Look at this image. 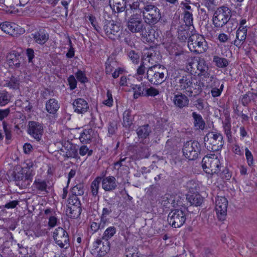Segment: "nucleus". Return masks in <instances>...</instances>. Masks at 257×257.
<instances>
[{
    "instance_id": "nucleus-46",
    "label": "nucleus",
    "mask_w": 257,
    "mask_h": 257,
    "mask_svg": "<svg viewBox=\"0 0 257 257\" xmlns=\"http://www.w3.org/2000/svg\"><path fill=\"white\" fill-rule=\"evenodd\" d=\"M184 21L185 23V26L194 28L193 26V16L191 12L189 11L184 12Z\"/></svg>"
},
{
    "instance_id": "nucleus-20",
    "label": "nucleus",
    "mask_w": 257,
    "mask_h": 257,
    "mask_svg": "<svg viewBox=\"0 0 257 257\" xmlns=\"http://www.w3.org/2000/svg\"><path fill=\"white\" fill-rule=\"evenodd\" d=\"M189 102V100L187 96L182 93L175 95L173 98V102L175 105L180 108L187 106Z\"/></svg>"
},
{
    "instance_id": "nucleus-12",
    "label": "nucleus",
    "mask_w": 257,
    "mask_h": 257,
    "mask_svg": "<svg viewBox=\"0 0 257 257\" xmlns=\"http://www.w3.org/2000/svg\"><path fill=\"white\" fill-rule=\"evenodd\" d=\"M228 201L224 197L217 196L215 200V210L219 220L222 221L226 215Z\"/></svg>"
},
{
    "instance_id": "nucleus-64",
    "label": "nucleus",
    "mask_w": 257,
    "mask_h": 257,
    "mask_svg": "<svg viewBox=\"0 0 257 257\" xmlns=\"http://www.w3.org/2000/svg\"><path fill=\"white\" fill-rule=\"evenodd\" d=\"M213 254V250L208 247H205L204 248V253H203V257H212Z\"/></svg>"
},
{
    "instance_id": "nucleus-38",
    "label": "nucleus",
    "mask_w": 257,
    "mask_h": 257,
    "mask_svg": "<svg viewBox=\"0 0 257 257\" xmlns=\"http://www.w3.org/2000/svg\"><path fill=\"white\" fill-rule=\"evenodd\" d=\"M33 185L34 188L39 191L48 192L47 191L48 185L47 184V182L44 180H42L40 179H36L34 181Z\"/></svg>"
},
{
    "instance_id": "nucleus-41",
    "label": "nucleus",
    "mask_w": 257,
    "mask_h": 257,
    "mask_svg": "<svg viewBox=\"0 0 257 257\" xmlns=\"http://www.w3.org/2000/svg\"><path fill=\"white\" fill-rule=\"evenodd\" d=\"M213 62L219 68L226 67L228 65V60L226 58H221L217 56H213Z\"/></svg>"
},
{
    "instance_id": "nucleus-35",
    "label": "nucleus",
    "mask_w": 257,
    "mask_h": 257,
    "mask_svg": "<svg viewBox=\"0 0 257 257\" xmlns=\"http://www.w3.org/2000/svg\"><path fill=\"white\" fill-rule=\"evenodd\" d=\"M101 181V177H96L91 183L90 190L92 195L93 197L98 196L99 184Z\"/></svg>"
},
{
    "instance_id": "nucleus-3",
    "label": "nucleus",
    "mask_w": 257,
    "mask_h": 257,
    "mask_svg": "<svg viewBox=\"0 0 257 257\" xmlns=\"http://www.w3.org/2000/svg\"><path fill=\"white\" fill-rule=\"evenodd\" d=\"M166 72L165 67L161 65L148 66L146 78L151 84L158 85L165 81V73Z\"/></svg>"
},
{
    "instance_id": "nucleus-59",
    "label": "nucleus",
    "mask_w": 257,
    "mask_h": 257,
    "mask_svg": "<svg viewBox=\"0 0 257 257\" xmlns=\"http://www.w3.org/2000/svg\"><path fill=\"white\" fill-rule=\"evenodd\" d=\"M146 66L148 69V66L150 65H148V64L145 61H142L140 66L138 68L137 70V74L139 75H144L145 73Z\"/></svg>"
},
{
    "instance_id": "nucleus-9",
    "label": "nucleus",
    "mask_w": 257,
    "mask_h": 257,
    "mask_svg": "<svg viewBox=\"0 0 257 257\" xmlns=\"http://www.w3.org/2000/svg\"><path fill=\"white\" fill-rule=\"evenodd\" d=\"M186 219V214L182 209H174L169 213L167 220L170 225L174 228L182 226Z\"/></svg>"
},
{
    "instance_id": "nucleus-21",
    "label": "nucleus",
    "mask_w": 257,
    "mask_h": 257,
    "mask_svg": "<svg viewBox=\"0 0 257 257\" xmlns=\"http://www.w3.org/2000/svg\"><path fill=\"white\" fill-rule=\"evenodd\" d=\"M158 58L156 55V53L153 49L147 50L144 52L143 61H145L151 65H157L156 63L158 62Z\"/></svg>"
},
{
    "instance_id": "nucleus-63",
    "label": "nucleus",
    "mask_w": 257,
    "mask_h": 257,
    "mask_svg": "<svg viewBox=\"0 0 257 257\" xmlns=\"http://www.w3.org/2000/svg\"><path fill=\"white\" fill-rule=\"evenodd\" d=\"M108 219L106 217H103L100 216V220L98 223L99 227L100 229H104L106 226L108 224Z\"/></svg>"
},
{
    "instance_id": "nucleus-27",
    "label": "nucleus",
    "mask_w": 257,
    "mask_h": 257,
    "mask_svg": "<svg viewBox=\"0 0 257 257\" xmlns=\"http://www.w3.org/2000/svg\"><path fill=\"white\" fill-rule=\"evenodd\" d=\"M198 59L194 58L190 59L186 64V69L190 75H194L198 76L197 69Z\"/></svg>"
},
{
    "instance_id": "nucleus-15",
    "label": "nucleus",
    "mask_w": 257,
    "mask_h": 257,
    "mask_svg": "<svg viewBox=\"0 0 257 257\" xmlns=\"http://www.w3.org/2000/svg\"><path fill=\"white\" fill-rule=\"evenodd\" d=\"M0 29L5 33L13 37L21 34V28L15 23L5 22L0 24Z\"/></svg>"
},
{
    "instance_id": "nucleus-30",
    "label": "nucleus",
    "mask_w": 257,
    "mask_h": 257,
    "mask_svg": "<svg viewBox=\"0 0 257 257\" xmlns=\"http://www.w3.org/2000/svg\"><path fill=\"white\" fill-rule=\"evenodd\" d=\"M109 5L113 7L117 13L123 12L126 8V2L124 0H109Z\"/></svg>"
},
{
    "instance_id": "nucleus-62",
    "label": "nucleus",
    "mask_w": 257,
    "mask_h": 257,
    "mask_svg": "<svg viewBox=\"0 0 257 257\" xmlns=\"http://www.w3.org/2000/svg\"><path fill=\"white\" fill-rule=\"evenodd\" d=\"M58 218L55 215L50 216L49 217L48 225L51 227H53L57 224Z\"/></svg>"
},
{
    "instance_id": "nucleus-49",
    "label": "nucleus",
    "mask_w": 257,
    "mask_h": 257,
    "mask_svg": "<svg viewBox=\"0 0 257 257\" xmlns=\"http://www.w3.org/2000/svg\"><path fill=\"white\" fill-rule=\"evenodd\" d=\"M103 104L105 105L111 107L113 104V100L111 91L110 90H107L106 92V98L103 101Z\"/></svg>"
},
{
    "instance_id": "nucleus-6",
    "label": "nucleus",
    "mask_w": 257,
    "mask_h": 257,
    "mask_svg": "<svg viewBox=\"0 0 257 257\" xmlns=\"http://www.w3.org/2000/svg\"><path fill=\"white\" fill-rule=\"evenodd\" d=\"M204 142L208 149L212 152L220 150L223 146V137L220 133L210 132L204 138Z\"/></svg>"
},
{
    "instance_id": "nucleus-28",
    "label": "nucleus",
    "mask_w": 257,
    "mask_h": 257,
    "mask_svg": "<svg viewBox=\"0 0 257 257\" xmlns=\"http://www.w3.org/2000/svg\"><path fill=\"white\" fill-rule=\"evenodd\" d=\"M193 28L189 27L187 26H185L184 27H181L178 31L179 39L182 41H185L188 38L189 39L190 36L191 35L192 31L191 29L193 30Z\"/></svg>"
},
{
    "instance_id": "nucleus-43",
    "label": "nucleus",
    "mask_w": 257,
    "mask_h": 257,
    "mask_svg": "<svg viewBox=\"0 0 257 257\" xmlns=\"http://www.w3.org/2000/svg\"><path fill=\"white\" fill-rule=\"evenodd\" d=\"M84 186L83 183H79L74 186L72 189V194L78 196H82L84 193Z\"/></svg>"
},
{
    "instance_id": "nucleus-8",
    "label": "nucleus",
    "mask_w": 257,
    "mask_h": 257,
    "mask_svg": "<svg viewBox=\"0 0 257 257\" xmlns=\"http://www.w3.org/2000/svg\"><path fill=\"white\" fill-rule=\"evenodd\" d=\"M200 151L201 145L197 141L187 142L183 148L184 156L189 160L196 159Z\"/></svg>"
},
{
    "instance_id": "nucleus-34",
    "label": "nucleus",
    "mask_w": 257,
    "mask_h": 257,
    "mask_svg": "<svg viewBox=\"0 0 257 257\" xmlns=\"http://www.w3.org/2000/svg\"><path fill=\"white\" fill-rule=\"evenodd\" d=\"M12 98V95L5 90H0V106H4L8 104Z\"/></svg>"
},
{
    "instance_id": "nucleus-48",
    "label": "nucleus",
    "mask_w": 257,
    "mask_h": 257,
    "mask_svg": "<svg viewBox=\"0 0 257 257\" xmlns=\"http://www.w3.org/2000/svg\"><path fill=\"white\" fill-rule=\"evenodd\" d=\"M78 150L75 146L71 145L69 149L66 153V157L67 158H77L78 157Z\"/></svg>"
},
{
    "instance_id": "nucleus-51",
    "label": "nucleus",
    "mask_w": 257,
    "mask_h": 257,
    "mask_svg": "<svg viewBox=\"0 0 257 257\" xmlns=\"http://www.w3.org/2000/svg\"><path fill=\"white\" fill-rule=\"evenodd\" d=\"M68 206H81L80 201L78 197L74 195H73L71 196L68 200Z\"/></svg>"
},
{
    "instance_id": "nucleus-57",
    "label": "nucleus",
    "mask_w": 257,
    "mask_h": 257,
    "mask_svg": "<svg viewBox=\"0 0 257 257\" xmlns=\"http://www.w3.org/2000/svg\"><path fill=\"white\" fill-rule=\"evenodd\" d=\"M11 57L9 61L11 66L14 65L16 68H19L21 66L20 61L17 58V56L11 55Z\"/></svg>"
},
{
    "instance_id": "nucleus-54",
    "label": "nucleus",
    "mask_w": 257,
    "mask_h": 257,
    "mask_svg": "<svg viewBox=\"0 0 257 257\" xmlns=\"http://www.w3.org/2000/svg\"><path fill=\"white\" fill-rule=\"evenodd\" d=\"M245 157L249 166L252 167L254 165L253 157L251 152L246 148L245 149Z\"/></svg>"
},
{
    "instance_id": "nucleus-10",
    "label": "nucleus",
    "mask_w": 257,
    "mask_h": 257,
    "mask_svg": "<svg viewBox=\"0 0 257 257\" xmlns=\"http://www.w3.org/2000/svg\"><path fill=\"white\" fill-rule=\"evenodd\" d=\"M53 238L56 244L65 249L70 246V240L67 232L61 227L56 228L53 232Z\"/></svg>"
},
{
    "instance_id": "nucleus-44",
    "label": "nucleus",
    "mask_w": 257,
    "mask_h": 257,
    "mask_svg": "<svg viewBox=\"0 0 257 257\" xmlns=\"http://www.w3.org/2000/svg\"><path fill=\"white\" fill-rule=\"evenodd\" d=\"M102 245L97 251L98 255L100 256H104L110 249V243L108 241L104 240L102 243Z\"/></svg>"
},
{
    "instance_id": "nucleus-45",
    "label": "nucleus",
    "mask_w": 257,
    "mask_h": 257,
    "mask_svg": "<svg viewBox=\"0 0 257 257\" xmlns=\"http://www.w3.org/2000/svg\"><path fill=\"white\" fill-rule=\"evenodd\" d=\"M254 93L247 92L246 94L242 95L240 97V100L242 104L245 106L249 104L251 102Z\"/></svg>"
},
{
    "instance_id": "nucleus-53",
    "label": "nucleus",
    "mask_w": 257,
    "mask_h": 257,
    "mask_svg": "<svg viewBox=\"0 0 257 257\" xmlns=\"http://www.w3.org/2000/svg\"><path fill=\"white\" fill-rule=\"evenodd\" d=\"M128 57L135 64H138L140 60L139 55L134 50H131L127 53Z\"/></svg>"
},
{
    "instance_id": "nucleus-1",
    "label": "nucleus",
    "mask_w": 257,
    "mask_h": 257,
    "mask_svg": "<svg viewBox=\"0 0 257 257\" xmlns=\"http://www.w3.org/2000/svg\"><path fill=\"white\" fill-rule=\"evenodd\" d=\"M193 79L194 77L189 73L176 76L175 79L176 90L182 91L189 96L192 95L194 90L197 89V91L200 92L201 90V83L199 81L193 83Z\"/></svg>"
},
{
    "instance_id": "nucleus-17",
    "label": "nucleus",
    "mask_w": 257,
    "mask_h": 257,
    "mask_svg": "<svg viewBox=\"0 0 257 257\" xmlns=\"http://www.w3.org/2000/svg\"><path fill=\"white\" fill-rule=\"evenodd\" d=\"M34 42L40 45L45 44L49 38L48 33L44 29H40L31 34Z\"/></svg>"
},
{
    "instance_id": "nucleus-19",
    "label": "nucleus",
    "mask_w": 257,
    "mask_h": 257,
    "mask_svg": "<svg viewBox=\"0 0 257 257\" xmlns=\"http://www.w3.org/2000/svg\"><path fill=\"white\" fill-rule=\"evenodd\" d=\"M197 64L198 76H203L206 78H208L210 75L209 67L204 59L202 58L198 59Z\"/></svg>"
},
{
    "instance_id": "nucleus-58",
    "label": "nucleus",
    "mask_w": 257,
    "mask_h": 257,
    "mask_svg": "<svg viewBox=\"0 0 257 257\" xmlns=\"http://www.w3.org/2000/svg\"><path fill=\"white\" fill-rule=\"evenodd\" d=\"M117 129V124L115 121H112L109 122L108 126V132L109 135H113L114 134Z\"/></svg>"
},
{
    "instance_id": "nucleus-32",
    "label": "nucleus",
    "mask_w": 257,
    "mask_h": 257,
    "mask_svg": "<svg viewBox=\"0 0 257 257\" xmlns=\"http://www.w3.org/2000/svg\"><path fill=\"white\" fill-rule=\"evenodd\" d=\"M223 127L224 133L227 138L228 141L229 143H231L233 141V138L231 134V123L230 121V118L228 117L225 118V119L223 121Z\"/></svg>"
},
{
    "instance_id": "nucleus-37",
    "label": "nucleus",
    "mask_w": 257,
    "mask_h": 257,
    "mask_svg": "<svg viewBox=\"0 0 257 257\" xmlns=\"http://www.w3.org/2000/svg\"><path fill=\"white\" fill-rule=\"evenodd\" d=\"M92 130L91 129H85L81 134L79 137L80 142L84 144L89 143L91 140V133Z\"/></svg>"
},
{
    "instance_id": "nucleus-5",
    "label": "nucleus",
    "mask_w": 257,
    "mask_h": 257,
    "mask_svg": "<svg viewBox=\"0 0 257 257\" xmlns=\"http://www.w3.org/2000/svg\"><path fill=\"white\" fill-rule=\"evenodd\" d=\"M188 47L193 52L200 54L207 49V43L204 38L198 34H192L188 40Z\"/></svg>"
},
{
    "instance_id": "nucleus-14",
    "label": "nucleus",
    "mask_w": 257,
    "mask_h": 257,
    "mask_svg": "<svg viewBox=\"0 0 257 257\" xmlns=\"http://www.w3.org/2000/svg\"><path fill=\"white\" fill-rule=\"evenodd\" d=\"M43 125L38 122L31 121L29 122L28 132L37 141H40L43 134Z\"/></svg>"
},
{
    "instance_id": "nucleus-40",
    "label": "nucleus",
    "mask_w": 257,
    "mask_h": 257,
    "mask_svg": "<svg viewBox=\"0 0 257 257\" xmlns=\"http://www.w3.org/2000/svg\"><path fill=\"white\" fill-rule=\"evenodd\" d=\"M116 229L114 226H110L106 228L104 231L102 238V239L108 241L116 233Z\"/></svg>"
},
{
    "instance_id": "nucleus-36",
    "label": "nucleus",
    "mask_w": 257,
    "mask_h": 257,
    "mask_svg": "<svg viewBox=\"0 0 257 257\" xmlns=\"http://www.w3.org/2000/svg\"><path fill=\"white\" fill-rule=\"evenodd\" d=\"M131 87L134 92V99H137L139 97L144 95L145 93L144 91L145 90V88L142 84L132 85Z\"/></svg>"
},
{
    "instance_id": "nucleus-22",
    "label": "nucleus",
    "mask_w": 257,
    "mask_h": 257,
    "mask_svg": "<svg viewBox=\"0 0 257 257\" xmlns=\"http://www.w3.org/2000/svg\"><path fill=\"white\" fill-rule=\"evenodd\" d=\"M247 28L239 27L236 31V39L234 41V44L239 47L245 41L246 38Z\"/></svg>"
},
{
    "instance_id": "nucleus-23",
    "label": "nucleus",
    "mask_w": 257,
    "mask_h": 257,
    "mask_svg": "<svg viewBox=\"0 0 257 257\" xmlns=\"http://www.w3.org/2000/svg\"><path fill=\"white\" fill-rule=\"evenodd\" d=\"M136 132L139 139L144 140L149 136L152 130L149 125L147 124L139 126Z\"/></svg>"
},
{
    "instance_id": "nucleus-2",
    "label": "nucleus",
    "mask_w": 257,
    "mask_h": 257,
    "mask_svg": "<svg viewBox=\"0 0 257 257\" xmlns=\"http://www.w3.org/2000/svg\"><path fill=\"white\" fill-rule=\"evenodd\" d=\"M231 10L225 6H222L218 8L214 12L213 17V24L215 27H222L226 24L228 22H232L235 24V27L238 24L236 19L231 18Z\"/></svg>"
},
{
    "instance_id": "nucleus-11",
    "label": "nucleus",
    "mask_w": 257,
    "mask_h": 257,
    "mask_svg": "<svg viewBox=\"0 0 257 257\" xmlns=\"http://www.w3.org/2000/svg\"><path fill=\"white\" fill-rule=\"evenodd\" d=\"M127 28L133 33H141L144 28L141 15L138 14L131 15L127 21Z\"/></svg>"
},
{
    "instance_id": "nucleus-16",
    "label": "nucleus",
    "mask_w": 257,
    "mask_h": 257,
    "mask_svg": "<svg viewBox=\"0 0 257 257\" xmlns=\"http://www.w3.org/2000/svg\"><path fill=\"white\" fill-rule=\"evenodd\" d=\"M101 182L102 188L105 191H112L115 190L117 187L116 179L113 176L101 177Z\"/></svg>"
},
{
    "instance_id": "nucleus-24",
    "label": "nucleus",
    "mask_w": 257,
    "mask_h": 257,
    "mask_svg": "<svg viewBox=\"0 0 257 257\" xmlns=\"http://www.w3.org/2000/svg\"><path fill=\"white\" fill-rule=\"evenodd\" d=\"M82 209L81 206H67L66 209V214L71 218H78L81 212Z\"/></svg>"
},
{
    "instance_id": "nucleus-26",
    "label": "nucleus",
    "mask_w": 257,
    "mask_h": 257,
    "mask_svg": "<svg viewBox=\"0 0 257 257\" xmlns=\"http://www.w3.org/2000/svg\"><path fill=\"white\" fill-rule=\"evenodd\" d=\"M144 5H146L144 3H142L141 0H136V1L133 2L130 4V9H126L125 11V16L127 17L130 14L132 13V11L133 10H139L140 13H142L144 9Z\"/></svg>"
},
{
    "instance_id": "nucleus-56",
    "label": "nucleus",
    "mask_w": 257,
    "mask_h": 257,
    "mask_svg": "<svg viewBox=\"0 0 257 257\" xmlns=\"http://www.w3.org/2000/svg\"><path fill=\"white\" fill-rule=\"evenodd\" d=\"M112 204L108 202L107 206L102 209L101 217H106L107 215H109L112 212Z\"/></svg>"
},
{
    "instance_id": "nucleus-55",
    "label": "nucleus",
    "mask_w": 257,
    "mask_h": 257,
    "mask_svg": "<svg viewBox=\"0 0 257 257\" xmlns=\"http://www.w3.org/2000/svg\"><path fill=\"white\" fill-rule=\"evenodd\" d=\"M223 87V84H221L219 88L216 87L212 88L210 91L212 96L213 97L219 96L221 94Z\"/></svg>"
},
{
    "instance_id": "nucleus-13",
    "label": "nucleus",
    "mask_w": 257,
    "mask_h": 257,
    "mask_svg": "<svg viewBox=\"0 0 257 257\" xmlns=\"http://www.w3.org/2000/svg\"><path fill=\"white\" fill-rule=\"evenodd\" d=\"M121 29L120 24H115L113 21L106 22L103 27L106 36L112 40L115 39L119 36Z\"/></svg>"
},
{
    "instance_id": "nucleus-60",
    "label": "nucleus",
    "mask_w": 257,
    "mask_h": 257,
    "mask_svg": "<svg viewBox=\"0 0 257 257\" xmlns=\"http://www.w3.org/2000/svg\"><path fill=\"white\" fill-rule=\"evenodd\" d=\"M79 153L82 156L85 155L87 153L88 156H91L92 154V150H89L86 146H82L79 149Z\"/></svg>"
},
{
    "instance_id": "nucleus-4",
    "label": "nucleus",
    "mask_w": 257,
    "mask_h": 257,
    "mask_svg": "<svg viewBox=\"0 0 257 257\" xmlns=\"http://www.w3.org/2000/svg\"><path fill=\"white\" fill-rule=\"evenodd\" d=\"M142 14L145 22L149 25L156 24L161 18L160 10L156 6L148 3L144 5Z\"/></svg>"
},
{
    "instance_id": "nucleus-61",
    "label": "nucleus",
    "mask_w": 257,
    "mask_h": 257,
    "mask_svg": "<svg viewBox=\"0 0 257 257\" xmlns=\"http://www.w3.org/2000/svg\"><path fill=\"white\" fill-rule=\"evenodd\" d=\"M68 82L71 90H73L77 87V81L73 75H70L68 77Z\"/></svg>"
},
{
    "instance_id": "nucleus-52",
    "label": "nucleus",
    "mask_w": 257,
    "mask_h": 257,
    "mask_svg": "<svg viewBox=\"0 0 257 257\" xmlns=\"http://www.w3.org/2000/svg\"><path fill=\"white\" fill-rule=\"evenodd\" d=\"M75 76L78 81H80L82 83H85L88 81L85 72L80 70H79L76 73Z\"/></svg>"
},
{
    "instance_id": "nucleus-25",
    "label": "nucleus",
    "mask_w": 257,
    "mask_h": 257,
    "mask_svg": "<svg viewBox=\"0 0 257 257\" xmlns=\"http://www.w3.org/2000/svg\"><path fill=\"white\" fill-rule=\"evenodd\" d=\"M59 107L58 101L54 98L50 99L46 103V109L49 113L55 114Z\"/></svg>"
},
{
    "instance_id": "nucleus-18",
    "label": "nucleus",
    "mask_w": 257,
    "mask_h": 257,
    "mask_svg": "<svg viewBox=\"0 0 257 257\" xmlns=\"http://www.w3.org/2000/svg\"><path fill=\"white\" fill-rule=\"evenodd\" d=\"M73 107L74 112L83 114L87 112L89 109V105L87 101L83 98H77L73 103Z\"/></svg>"
},
{
    "instance_id": "nucleus-33",
    "label": "nucleus",
    "mask_w": 257,
    "mask_h": 257,
    "mask_svg": "<svg viewBox=\"0 0 257 257\" xmlns=\"http://www.w3.org/2000/svg\"><path fill=\"white\" fill-rule=\"evenodd\" d=\"M187 199L191 205L196 206H199L202 202V198L201 196L196 193H194L187 196Z\"/></svg>"
},
{
    "instance_id": "nucleus-39",
    "label": "nucleus",
    "mask_w": 257,
    "mask_h": 257,
    "mask_svg": "<svg viewBox=\"0 0 257 257\" xmlns=\"http://www.w3.org/2000/svg\"><path fill=\"white\" fill-rule=\"evenodd\" d=\"M4 86L12 89H17L19 86V80L17 77L12 76L5 81Z\"/></svg>"
},
{
    "instance_id": "nucleus-7",
    "label": "nucleus",
    "mask_w": 257,
    "mask_h": 257,
    "mask_svg": "<svg viewBox=\"0 0 257 257\" xmlns=\"http://www.w3.org/2000/svg\"><path fill=\"white\" fill-rule=\"evenodd\" d=\"M202 167L207 174L213 175L220 171V163L215 155L205 156L202 160Z\"/></svg>"
},
{
    "instance_id": "nucleus-42",
    "label": "nucleus",
    "mask_w": 257,
    "mask_h": 257,
    "mask_svg": "<svg viewBox=\"0 0 257 257\" xmlns=\"http://www.w3.org/2000/svg\"><path fill=\"white\" fill-rule=\"evenodd\" d=\"M4 131L5 134L6 140L7 144H9V141L12 139V128L10 125L8 124L5 121L3 122Z\"/></svg>"
},
{
    "instance_id": "nucleus-31",
    "label": "nucleus",
    "mask_w": 257,
    "mask_h": 257,
    "mask_svg": "<svg viewBox=\"0 0 257 257\" xmlns=\"http://www.w3.org/2000/svg\"><path fill=\"white\" fill-rule=\"evenodd\" d=\"M122 125L124 127L130 128L133 124L134 117L132 111L130 109L125 110L123 113Z\"/></svg>"
},
{
    "instance_id": "nucleus-29",
    "label": "nucleus",
    "mask_w": 257,
    "mask_h": 257,
    "mask_svg": "<svg viewBox=\"0 0 257 257\" xmlns=\"http://www.w3.org/2000/svg\"><path fill=\"white\" fill-rule=\"evenodd\" d=\"M194 119V125L197 130H203L205 126V123L202 116L195 112L192 113Z\"/></svg>"
},
{
    "instance_id": "nucleus-50",
    "label": "nucleus",
    "mask_w": 257,
    "mask_h": 257,
    "mask_svg": "<svg viewBox=\"0 0 257 257\" xmlns=\"http://www.w3.org/2000/svg\"><path fill=\"white\" fill-rule=\"evenodd\" d=\"M159 93L160 91L158 89L151 86L146 90L144 96L147 97H155L159 94Z\"/></svg>"
},
{
    "instance_id": "nucleus-47",
    "label": "nucleus",
    "mask_w": 257,
    "mask_h": 257,
    "mask_svg": "<svg viewBox=\"0 0 257 257\" xmlns=\"http://www.w3.org/2000/svg\"><path fill=\"white\" fill-rule=\"evenodd\" d=\"M125 257H140L138 249L135 247H128L125 249Z\"/></svg>"
}]
</instances>
